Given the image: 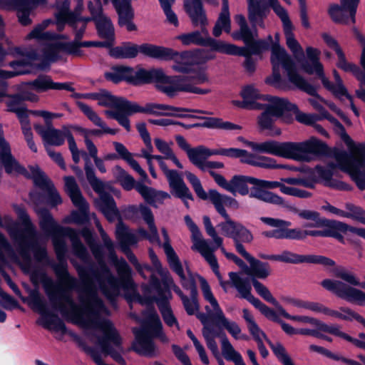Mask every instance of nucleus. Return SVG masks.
<instances>
[{"instance_id":"20","label":"nucleus","mask_w":365,"mask_h":365,"mask_svg":"<svg viewBox=\"0 0 365 365\" xmlns=\"http://www.w3.org/2000/svg\"><path fill=\"white\" fill-rule=\"evenodd\" d=\"M45 0H0V9L16 10L19 22L23 26L31 24L30 13L37 5L43 4Z\"/></svg>"},{"instance_id":"4","label":"nucleus","mask_w":365,"mask_h":365,"mask_svg":"<svg viewBox=\"0 0 365 365\" xmlns=\"http://www.w3.org/2000/svg\"><path fill=\"white\" fill-rule=\"evenodd\" d=\"M19 217L21 220V226L19 231L21 234V240L12 239L16 246L19 255L6 237L0 234V245L6 252L8 258L19 265L23 272L28 273L31 269V257L30 251L38 262L47 261L48 255L45 247L39 245L37 242V232L30 220L29 215L24 210H20Z\"/></svg>"},{"instance_id":"21","label":"nucleus","mask_w":365,"mask_h":365,"mask_svg":"<svg viewBox=\"0 0 365 365\" xmlns=\"http://www.w3.org/2000/svg\"><path fill=\"white\" fill-rule=\"evenodd\" d=\"M206 332H208L210 336L221 338L222 354L226 360L234 362L235 365H246L241 354L234 349L224 332L217 330L210 323L202 328V334L203 336L204 333Z\"/></svg>"},{"instance_id":"27","label":"nucleus","mask_w":365,"mask_h":365,"mask_svg":"<svg viewBox=\"0 0 365 365\" xmlns=\"http://www.w3.org/2000/svg\"><path fill=\"white\" fill-rule=\"evenodd\" d=\"M204 292L206 301L208 302L210 306H212L215 309L214 317L217 319V323L221 324L235 339H239L240 334H241V329L238 324L235 322L229 321L225 317L217 299L214 297L213 294L210 292L208 287H207V289Z\"/></svg>"},{"instance_id":"64","label":"nucleus","mask_w":365,"mask_h":365,"mask_svg":"<svg viewBox=\"0 0 365 365\" xmlns=\"http://www.w3.org/2000/svg\"><path fill=\"white\" fill-rule=\"evenodd\" d=\"M267 344L272 349L273 353L275 354L278 360L283 365H294L292 359L287 353L285 348L281 343H272L270 340H267Z\"/></svg>"},{"instance_id":"57","label":"nucleus","mask_w":365,"mask_h":365,"mask_svg":"<svg viewBox=\"0 0 365 365\" xmlns=\"http://www.w3.org/2000/svg\"><path fill=\"white\" fill-rule=\"evenodd\" d=\"M94 21L101 38L115 39L114 28L110 19L103 15L98 16Z\"/></svg>"},{"instance_id":"31","label":"nucleus","mask_w":365,"mask_h":365,"mask_svg":"<svg viewBox=\"0 0 365 365\" xmlns=\"http://www.w3.org/2000/svg\"><path fill=\"white\" fill-rule=\"evenodd\" d=\"M257 35L256 29L252 33V38L246 41H243L247 47H237L233 44L227 43V46H232L231 50L233 53H225L230 55H239V56H250L252 54L258 55L264 51H267L269 48V43L265 41H255V36Z\"/></svg>"},{"instance_id":"43","label":"nucleus","mask_w":365,"mask_h":365,"mask_svg":"<svg viewBox=\"0 0 365 365\" xmlns=\"http://www.w3.org/2000/svg\"><path fill=\"white\" fill-rule=\"evenodd\" d=\"M98 105L109 107L115 110H124L128 113L130 101L123 98L116 97L106 90H101Z\"/></svg>"},{"instance_id":"11","label":"nucleus","mask_w":365,"mask_h":365,"mask_svg":"<svg viewBox=\"0 0 365 365\" xmlns=\"http://www.w3.org/2000/svg\"><path fill=\"white\" fill-rule=\"evenodd\" d=\"M200 31H195L192 32L182 34L176 37L185 46L192 44L209 46L212 50L220 53H233L231 50L232 46H227V43L222 41L215 40L209 35L207 26H200Z\"/></svg>"},{"instance_id":"61","label":"nucleus","mask_w":365,"mask_h":365,"mask_svg":"<svg viewBox=\"0 0 365 365\" xmlns=\"http://www.w3.org/2000/svg\"><path fill=\"white\" fill-rule=\"evenodd\" d=\"M322 38L327 46L335 51L339 58L337 63L338 67L343 70L346 66H348V65L351 63L346 61L345 55L339 46L338 42L327 34H323Z\"/></svg>"},{"instance_id":"19","label":"nucleus","mask_w":365,"mask_h":365,"mask_svg":"<svg viewBox=\"0 0 365 365\" xmlns=\"http://www.w3.org/2000/svg\"><path fill=\"white\" fill-rule=\"evenodd\" d=\"M360 0H340V5H330L328 13L332 21L337 24H349L356 22V13Z\"/></svg>"},{"instance_id":"41","label":"nucleus","mask_w":365,"mask_h":365,"mask_svg":"<svg viewBox=\"0 0 365 365\" xmlns=\"http://www.w3.org/2000/svg\"><path fill=\"white\" fill-rule=\"evenodd\" d=\"M98 206L110 222L115 220L119 217V211L113 197L107 192H100V197L97 201Z\"/></svg>"},{"instance_id":"26","label":"nucleus","mask_w":365,"mask_h":365,"mask_svg":"<svg viewBox=\"0 0 365 365\" xmlns=\"http://www.w3.org/2000/svg\"><path fill=\"white\" fill-rule=\"evenodd\" d=\"M36 132L41 135L44 143V146L50 145L61 146L66 138V133H69V129L64 127L61 130L56 129L52 125L44 128L41 125L36 124L34 125Z\"/></svg>"},{"instance_id":"7","label":"nucleus","mask_w":365,"mask_h":365,"mask_svg":"<svg viewBox=\"0 0 365 365\" xmlns=\"http://www.w3.org/2000/svg\"><path fill=\"white\" fill-rule=\"evenodd\" d=\"M135 341L132 349L140 355L148 357L156 356L159 351L153 342V338H159L163 342L168 339L163 332V325L155 312H150L143 321L140 328H133Z\"/></svg>"},{"instance_id":"6","label":"nucleus","mask_w":365,"mask_h":365,"mask_svg":"<svg viewBox=\"0 0 365 365\" xmlns=\"http://www.w3.org/2000/svg\"><path fill=\"white\" fill-rule=\"evenodd\" d=\"M271 63L272 75L267 77L265 82L277 88H282V79L280 74V67L287 72L289 81L297 88L311 96L317 95V90L309 83L297 71L295 64L286 50L278 43H274L271 47Z\"/></svg>"},{"instance_id":"10","label":"nucleus","mask_w":365,"mask_h":365,"mask_svg":"<svg viewBox=\"0 0 365 365\" xmlns=\"http://www.w3.org/2000/svg\"><path fill=\"white\" fill-rule=\"evenodd\" d=\"M91 19L86 20H78L77 25L72 28L75 35V38L71 42H56L46 45L44 53L46 59L50 62H55L63 58L65 54H69L74 56H81L83 54L81 47L93 46L94 41H81L83 38L87 23Z\"/></svg>"},{"instance_id":"39","label":"nucleus","mask_w":365,"mask_h":365,"mask_svg":"<svg viewBox=\"0 0 365 365\" xmlns=\"http://www.w3.org/2000/svg\"><path fill=\"white\" fill-rule=\"evenodd\" d=\"M115 237L118 242L121 251L130 249L138 242V237L131 230L125 226L121 221L116 225Z\"/></svg>"},{"instance_id":"32","label":"nucleus","mask_w":365,"mask_h":365,"mask_svg":"<svg viewBox=\"0 0 365 365\" xmlns=\"http://www.w3.org/2000/svg\"><path fill=\"white\" fill-rule=\"evenodd\" d=\"M269 7V0H260L247 6L248 19L253 29L257 26L263 29L265 27L264 19L270 11Z\"/></svg>"},{"instance_id":"46","label":"nucleus","mask_w":365,"mask_h":365,"mask_svg":"<svg viewBox=\"0 0 365 365\" xmlns=\"http://www.w3.org/2000/svg\"><path fill=\"white\" fill-rule=\"evenodd\" d=\"M212 155H215L214 149L198 145L191 149L187 154V158L192 165L201 170L207 158Z\"/></svg>"},{"instance_id":"40","label":"nucleus","mask_w":365,"mask_h":365,"mask_svg":"<svg viewBox=\"0 0 365 365\" xmlns=\"http://www.w3.org/2000/svg\"><path fill=\"white\" fill-rule=\"evenodd\" d=\"M250 197L256 198L267 203L278 205L282 207H288L289 205L285 200L281 196L263 189L262 187L254 185L249 191Z\"/></svg>"},{"instance_id":"62","label":"nucleus","mask_w":365,"mask_h":365,"mask_svg":"<svg viewBox=\"0 0 365 365\" xmlns=\"http://www.w3.org/2000/svg\"><path fill=\"white\" fill-rule=\"evenodd\" d=\"M252 283L256 292L265 301L273 304L279 312V308L282 307V306L272 296L269 289L255 278L252 279Z\"/></svg>"},{"instance_id":"2","label":"nucleus","mask_w":365,"mask_h":365,"mask_svg":"<svg viewBox=\"0 0 365 365\" xmlns=\"http://www.w3.org/2000/svg\"><path fill=\"white\" fill-rule=\"evenodd\" d=\"M142 53L153 58L164 61L173 60L172 69L178 73H187V76H164L170 79L163 82H155L156 88L168 97L173 98L179 92L205 95L210 93V88H200L197 85L210 82L207 73L195 61V56L189 51L179 53L173 48L143 43Z\"/></svg>"},{"instance_id":"12","label":"nucleus","mask_w":365,"mask_h":365,"mask_svg":"<svg viewBox=\"0 0 365 365\" xmlns=\"http://www.w3.org/2000/svg\"><path fill=\"white\" fill-rule=\"evenodd\" d=\"M263 107L264 110L259 117V125L262 129H271L274 118L282 117L287 110L295 109L296 105L287 98L275 97L269 98L267 104H263Z\"/></svg>"},{"instance_id":"42","label":"nucleus","mask_w":365,"mask_h":365,"mask_svg":"<svg viewBox=\"0 0 365 365\" xmlns=\"http://www.w3.org/2000/svg\"><path fill=\"white\" fill-rule=\"evenodd\" d=\"M241 96L243 99H246L251 106V109L260 110L262 109L263 104L258 102L269 101V98H275L269 95H262L259 91L252 85L245 86L241 91Z\"/></svg>"},{"instance_id":"59","label":"nucleus","mask_w":365,"mask_h":365,"mask_svg":"<svg viewBox=\"0 0 365 365\" xmlns=\"http://www.w3.org/2000/svg\"><path fill=\"white\" fill-rule=\"evenodd\" d=\"M116 10L119 16L118 24L120 26H124L134 17L133 9L131 3L128 0H121L116 5Z\"/></svg>"},{"instance_id":"34","label":"nucleus","mask_w":365,"mask_h":365,"mask_svg":"<svg viewBox=\"0 0 365 365\" xmlns=\"http://www.w3.org/2000/svg\"><path fill=\"white\" fill-rule=\"evenodd\" d=\"M66 191L69 195L73 204L82 212L86 215L88 211L89 206L85 198L83 197L76 180L72 176L64 178Z\"/></svg>"},{"instance_id":"14","label":"nucleus","mask_w":365,"mask_h":365,"mask_svg":"<svg viewBox=\"0 0 365 365\" xmlns=\"http://www.w3.org/2000/svg\"><path fill=\"white\" fill-rule=\"evenodd\" d=\"M321 285L341 299L359 305H365V292L341 281L326 279L322 281Z\"/></svg>"},{"instance_id":"17","label":"nucleus","mask_w":365,"mask_h":365,"mask_svg":"<svg viewBox=\"0 0 365 365\" xmlns=\"http://www.w3.org/2000/svg\"><path fill=\"white\" fill-rule=\"evenodd\" d=\"M174 111H184L192 112L196 113H205L210 114V113L197 109H188L185 108H178L172 106L160 103H147L144 107L138 106L137 103L130 101L128 114H133L136 113H144L153 114L155 115H165V116H177L178 114H175Z\"/></svg>"},{"instance_id":"51","label":"nucleus","mask_w":365,"mask_h":365,"mask_svg":"<svg viewBox=\"0 0 365 365\" xmlns=\"http://www.w3.org/2000/svg\"><path fill=\"white\" fill-rule=\"evenodd\" d=\"M306 51L310 61L304 63L302 68L308 74L316 73L318 75L323 69L322 64L319 61L320 51L312 47H307Z\"/></svg>"},{"instance_id":"36","label":"nucleus","mask_w":365,"mask_h":365,"mask_svg":"<svg viewBox=\"0 0 365 365\" xmlns=\"http://www.w3.org/2000/svg\"><path fill=\"white\" fill-rule=\"evenodd\" d=\"M279 313L287 319L299 322L304 324H311L318 327L319 330L336 336L341 327L337 324L328 325L314 318L307 316H292L288 314L282 307Z\"/></svg>"},{"instance_id":"38","label":"nucleus","mask_w":365,"mask_h":365,"mask_svg":"<svg viewBox=\"0 0 365 365\" xmlns=\"http://www.w3.org/2000/svg\"><path fill=\"white\" fill-rule=\"evenodd\" d=\"M135 190L148 203L155 207L163 204L165 200L170 198L167 192L157 190L140 182L136 183Z\"/></svg>"},{"instance_id":"54","label":"nucleus","mask_w":365,"mask_h":365,"mask_svg":"<svg viewBox=\"0 0 365 365\" xmlns=\"http://www.w3.org/2000/svg\"><path fill=\"white\" fill-rule=\"evenodd\" d=\"M7 110L16 114L19 121L25 122V119L28 118V110L21 98V96L17 94L11 96L6 102Z\"/></svg>"},{"instance_id":"9","label":"nucleus","mask_w":365,"mask_h":365,"mask_svg":"<svg viewBox=\"0 0 365 365\" xmlns=\"http://www.w3.org/2000/svg\"><path fill=\"white\" fill-rule=\"evenodd\" d=\"M105 78L115 83L125 81L135 86L163 82L170 79L164 76V71L160 68H138L135 71L130 67L123 66L113 67L111 71L105 73Z\"/></svg>"},{"instance_id":"44","label":"nucleus","mask_w":365,"mask_h":365,"mask_svg":"<svg viewBox=\"0 0 365 365\" xmlns=\"http://www.w3.org/2000/svg\"><path fill=\"white\" fill-rule=\"evenodd\" d=\"M322 226L329 228L330 237H334L339 232L346 233L349 231L365 239V228H358L348 225L347 224L337 221L324 219Z\"/></svg>"},{"instance_id":"1","label":"nucleus","mask_w":365,"mask_h":365,"mask_svg":"<svg viewBox=\"0 0 365 365\" xmlns=\"http://www.w3.org/2000/svg\"><path fill=\"white\" fill-rule=\"evenodd\" d=\"M89 248L98 265L89 269L76 267L83 287L80 289L78 284L76 289H70L58 280V285L46 287V293L53 309L58 310L62 316L70 317L83 327L101 330L104 336L97 337V344L101 352L120 365H125L121 338L113 323L101 318L109 315V311L98 294V289L113 304L119 294V281L105 263L102 247L95 242Z\"/></svg>"},{"instance_id":"3","label":"nucleus","mask_w":365,"mask_h":365,"mask_svg":"<svg viewBox=\"0 0 365 365\" xmlns=\"http://www.w3.org/2000/svg\"><path fill=\"white\" fill-rule=\"evenodd\" d=\"M39 216L41 228L52 237L53 245L58 259V263L52 267L58 279L68 289H76L78 279L70 275L68 271V264L66 258L67 251L64 237H68L71 241L74 255L85 263H89L91 256L86 247L83 245L76 232L70 227L58 225L53 220L49 211L46 209L37 210Z\"/></svg>"},{"instance_id":"53","label":"nucleus","mask_w":365,"mask_h":365,"mask_svg":"<svg viewBox=\"0 0 365 365\" xmlns=\"http://www.w3.org/2000/svg\"><path fill=\"white\" fill-rule=\"evenodd\" d=\"M155 302L159 308L165 323L169 326L174 325L179 329L178 322L174 316L168 299L166 297H160L155 299Z\"/></svg>"},{"instance_id":"23","label":"nucleus","mask_w":365,"mask_h":365,"mask_svg":"<svg viewBox=\"0 0 365 365\" xmlns=\"http://www.w3.org/2000/svg\"><path fill=\"white\" fill-rule=\"evenodd\" d=\"M0 160L7 173H16L24 175L28 178H32V172L29 173L19 164L11 153L9 143L1 136H0ZM30 171L31 170H30Z\"/></svg>"},{"instance_id":"30","label":"nucleus","mask_w":365,"mask_h":365,"mask_svg":"<svg viewBox=\"0 0 365 365\" xmlns=\"http://www.w3.org/2000/svg\"><path fill=\"white\" fill-rule=\"evenodd\" d=\"M260 220L270 227L277 228L275 229V239L298 240L297 228H288L291 225L289 221L269 217H262Z\"/></svg>"},{"instance_id":"15","label":"nucleus","mask_w":365,"mask_h":365,"mask_svg":"<svg viewBox=\"0 0 365 365\" xmlns=\"http://www.w3.org/2000/svg\"><path fill=\"white\" fill-rule=\"evenodd\" d=\"M336 161L339 163L340 169L349 174L351 179L358 186L354 173H364L365 169L361 170V165L365 163V147L361 146L356 152L350 155L346 151H339L335 153Z\"/></svg>"},{"instance_id":"25","label":"nucleus","mask_w":365,"mask_h":365,"mask_svg":"<svg viewBox=\"0 0 365 365\" xmlns=\"http://www.w3.org/2000/svg\"><path fill=\"white\" fill-rule=\"evenodd\" d=\"M185 175L189 182L191 184L194 191L195 192L197 196L203 200H210L212 203L214 205L217 212L224 217L225 220L231 219L227 211L224 207V205L222 204L220 201H219L215 195L212 194L207 193L203 189L201 182L200 179L193 173L190 171H185Z\"/></svg>"},{"instance_id":"52","label":"nucleus","mask_w":365,"mask_h":365,"mask_svg":"<svg viewBox=\"0 0 365 365\" xmlns=\"http://www.w3.org/2000/svg\"><path fill=\"white\" fill-rule=\"evenodd\" d=\"M250 267L245 268V272L248 275L253 276L255 278L266 279L270 274L269 264L267 262H262L255 257L248 261Z\"/></svg>"},{"instance_id":"49","label":"nucleus","mask_w":365,"mask_h":365,"mask_svg":"<svg viewBox=\"0 0 365 365\" xmlns=\"http://www.w3.org/2000/svg\"><path fill=\"white\" fill-rule=\"evenodd\" d=\"M140 46L131 43H125L120 46L112 48L109 51V54L115 58H135L140 51Z\"/></svg>"},{"instance_id":"24","label":"nucleus","mask_w":365,"mask_h":365,"mask_svg":"<svg viewBox=\"0 0 365 365\" xmlns=\"http://www.w3.org/2000/svg\"><path fill=\"white\" fill-rule=\"evenodd\" d=\"M185 175L189 182L191 184L194 191L195 192L197 196L203 200H210L212 203L214 205L217 212L224 217L225 220L231 219L227 211L224 207V205L222 204L220 201H219L215 195L212 194L207 193L203 189L201 182L200 179L193 173L190 171H185Z\"/></svg>"},{"instance_id":"56","label":"nucleus","mask_w":365,"mask_h":365,"mask_svg":"<svg viewBox=\"0 0 365 365\" xmlns=\"http://www.w3.org/2000/svg\"><path fill=\"white\" fill-rule=\"evenodd\" d=\"M154 143L156 148L158 150L160 153H161L164 155V158L166 160H170L173 163L180 169L183 168V165L179 161L173 149L171 148V145L173 144V142L170 143L163 140L161 138H155L154 139Z\"/></svg>"},{"instance_id":"50","label":"nucleus","mask_w":365,"mask_h":365,"mask_svg":"<svg viewBox=\"0 0 365 365\" xmlns=\"http://www.w3.org/2000/svg\"><path fill=\"white\" fill-rule=\"evenodd\" d=\"M56 8L58 11L56 13V18L60 19H68L70 20V26L71 28L77 25L78 20H86L87 18L78 17L76 14L69 10L70 0H56Z\"/></svg>"},{"instance_id":"29","label":"nucleus","mask_w":365,"mask_h":365,"mask_svg":"<svg viewBox=\"0 0 365 365\" xmlns=\"http://www.w3.org/2000/svg\"><path fill=\"white\" fill-rule=\"evenodd\" d=\"M109 258L113 262L119 275V288L120 286L126 290H133L135 288V284L131 279V269L123 259L118 260L115 252L114 247L112 250H107Z\"/></svg>"},{"instance_id":"37","label":"nucleus","mask_w":365,"mask_h":365,"mask_svg":"<svg viewBox=\"0 0 365 365\" xmlns=\"http://www.w3.org/2000/svg\"><path fill=\"white\" fill-rule=\"evenodd\" d=\"M185 221L192 233V240L193 242L192 249L200 252L201 255L210 251H215V248L211 247L209 242L202 237L198 227L189 215L185 217Z\"/></svg>"},{"instance_id":"47","label":"nucleus","mask_w":365,"mask_h":365,"mask_svg":"<svg viewBox=\"0 0 365 365\" xmlns=\"http://www.w3.org/2000/svg\"><path fill=\"white\" fill-rule=\"evenodd\" d=\"M248 184L255 185V178L246 175H234L230 180V190L228 192L233 195L236 192L242 195L249 194Z\"/></svg>"},{"instance_id":"63","label":"nucleus","mask_w":365,"mask_h":365,"mask_svg":"<svg viewBox=\"0 0 365 365\" xmlns=\"http://www.w3.org/2000/svg\"><path fill=\"white\" fill-rule=\"evenodd\" d=\"M292 29L293 26L284 29V35L286 37L287 46L296 58H298L299 56H303L304 51L302 47L296 40L294 35L292 32Z\"/></svg>"},{"instance_id":"33","label":"nucleus","mask_w":365,"mask_h":365,"mask_svg":"<svg viewBox=\"0 0 365 365\" xmlns=\"http://www.w3.org/2000/svg\"><path fill=\"white\" fill-rule=\"evenodd\" d=\"M184 8L194 26H207L208 21L201 0H184Z\"/></svg>"},{"instance_id":"28","label":"nucleus","mask_w":365,"mask_h":365,"mask_svg":"<svg viewBox=\"0 0 365 365\" xmlns=\"http://www.w3.org/2000/svg\"><path fill=\"white\" fill-rule=\"evenodd\" d=\"M52 23V21L47 19L43 21L42 23L36 25L34 29L27 35L28 39H38L40 41H45L43 47L42 48L43 57L45 61H48L45 56L44 50L46 45L49 43H55L60 42L58 40L61 38L68 39V36L66 35H60L51 31H44V30Z\"/></svg>"},{"instance_id":"22","label":"nucleus","mask_w":365,"mask_h":365,"mask_svg":"<svg viewBox=\"0 0 365 365\" xmlns=\"http://www.w3.org/2000/svg\"><path fill=\"white\" fill-rule=\"evenodd\" d=\"M29 169H31L32 172V179L34 180V184L42 190L47 192L49 204L52 206L61 204L62 199L59 193L45 173L42 172L38 166H31Z\"/></svg>"},{"instance_id":"58","label":"nucleus","mask_w":365,"mask_h":365,"mask_svg":"<svg viewBox=\"0 0 365 365\" xmlns=\"http://www.w3.org/2000/svg\"><path fill=\"white\" fill-rule=\"evenodd\" d=\"M235 19L239 25L240 29L232 34V38L235 40L249 41L252 38V33L254 31L247 25L245 17L242 14H237Z\"/></svg>"},{"instance_id":"48","label":"nucleus","mask_w":365,"mask_h":365,"mask_svg":"<svg viewBox=\"0 0 365 365\" xmlns=\"http://www.w3.org/2000/svg\"><path fill=\"white\" fill-rule=\"evenodd\" d=\"M78 106L83 114L96 125L104 129L106 133L115 135L118 132V129H112L107 126L106 123L102 118L93 110L91 107L83 102H78Z\"/></svg>"},{"instance_id":"8","label":"nucleus","mask_w":365,"mask_h":365,"mask_svg":"<svg viewBox=\"0 0 365 365\" xmlns=\"http://www.w3.org/2000/svg\"><path fill=\"white\" fill-rule=\"evenodd\" d=\"M229 277L232 287L237 290L242 298L250 302L267 319L279 324L282 330L288 335L299 334V329H296L289 324L283 322L278 317L277 313L273 309L252 294V287L249 278L243 277L241 274L232 272L229 273Z\"/></svg>"},{"instance_id":"35","label":"nucleus","mask_w":365,"mask_h":365,"mask_svg":"<svg viewBox=\"0 0 365 365\" xmlns=\"http://www.w3.org/2000/svg\"><path fill=\"white\" fill-rule=\"evenodd\" d=\"M27 84L34 88L37 92H45L48 90L74 91L71 83L53 82L51 76L47 75H40L34 81L28 82Z\"/></svg>"},{"instance_id":"18","label":"nucleus","mask_w":365,"mask_h":365,"mask_svg":"<svg viewBox=\"0 0 365 365\" xmlns=\"http://www.w3.org/2000/svg\"><path fill=\"white\" fill-rule=\"evenodd\" d=\"M158 164L168 182L171 193L183 200H193L192 194L184 182L182 174L175 170L169 169L163 160Z\"/></svg>"},{"instance_id":"60","label":"nucleus","mask_w":365,"mask_h":365,"mask_svg":"<svg viewBox=\"0 0 365 365\" xmlns=\"http://www.w3.org/2000/svg\"><path fill=\"white\" fill-rule=\"evenodd\" d=\"M222 30H224L227 34H230L231 31L230 11H221L212 30L213 36L219 37L221 35Z\"/></svg>"},{"instance_id":"55","label":"nucleus","mask_w":365,"mask_h":365,"mask_svg":"<svg viewBox=\"0 0 365 365\" xmlns=\"http://www.w3.org/2000/svg\"><path fill=\"white\" fill-rule=\"evenodd\" d=\"M321 79L323 86L329 91H331L336 96L346 95V90L343 86L342 80L336 71H334V76L336 81L335 84L331 83L324 73V69L317 75Z\"/></svg>"},{"instance_id":"5","label":"nucleus","mask_w":365,"mask_h":365,"mask_svg":"<svg viewBox=\"0 0 365 365\" xmlns=\"http://www.w3.org/2000/svg\"><path fill=\"white\" fill-rule=\"evenodd\" d=\"M252 150L292 159L297 161H309V155H319L325 152L326 145L315 138L297 142H278L267 140L262 143L247 142Z\"/></svg>"},{"instance_id":"16","label":"nucleus","mask_w":365,"mask_h":365,"mask_svg":"<svg viewBox=\"0 0 365 365\" xmlns=\"http://www.w3.org/2000/svg\"><path fill=\"white\" fill-rule=\"evenodd\" d=\"M30 304L33 309L43 317L42 325L45 329L60 331L65 334L67 329L64 322L56 314H51L46 307L45 301L38 293H33L30 296Z\"/></svg>"},{"instance_id":"45","label":"nucleus","mask_w":365,"mask_h":365,"mask_svg":"<svg viewBox=\"0 0 365 365\" xmlns=\"http://www.w3.org/2000/svg\"><path fill=\"white\" fill-rule=\"evenodd\" d=\"M361 65L364 71H361L359 66L350 63L343 70L351 72L360 83V89L356 91L357 96L365 101V47L363 48L361 56Z\"/></svg>"},{"instance_id":"13","label":"nucleus","mask_w":365,"mask_h":365,"mask_svg":"<svg viewBox=\"0 0 365 365\" xmlns=\"http://www.w3.org/2000/svg\"><path fill=\"white\" fill-rule=\"evenodd\" d=\"M168 263L173 271L179 276L180 284L184 289L190 290V293H193L194 295L198 294L196 285V279H198L204 299L206 300L204 292H205L207 287H208L210 292L212 294L208 282L204 277L197 273L192 272L188 267H186L187 274H185L178 257L168 262Z\"/></svg>"}]
</instances>
